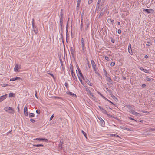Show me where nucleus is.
<instances>
[{
  "mask_svg": "<svg viewBox=\"0 0 155 155\" xmlns=\"http://www.w3.org/2000/svg\"><path fill=\"white\" fill-rule=\"evenodd\" d=\"M6 97V95L1 96L0 97V102L2 101Z\"/></svg>",
  "mask_w": 155,
  "mask_h": 155,
  "instance_id": "f8f14e48",
  "label": "nucleus"
},
{
  "mask_svg": "<svg viewBox=\"0 0 155 155\" xmlns=\"http://www.w3.org/2000/svg\"><path fill=\"white\" fill-rule=\"evenodd\" d=\"M83 27V23L82 22V21H81V29Z\"/></svg>",
  "mask_w": 155,
  "mask_h": 155,
  "instance_id": "5fc2aeb1",
  "label": "nucleus"
},
{
  "mask_svg": "<svg viewBox=\"0 0 155 155\" xmlns=\"http://www.w3.org/2000/svg\"><path fill=\"white\" fill-rule=\"evenodd\" d=\"M81 45H84V41L83 38L81 39Z\"/></svg>",
  "mask_w": 155,
  "mask_h": 155,
  "instance_id": "393cba45",
  "label": "nucleus"
},
{
  "mask_svg": "<svg viewBox=\"0 0 155 155\" xmlns=\"http://www.w3.org/2000/svg\"><path fill=\"white\" fill-rule=\"evenodd\" d=\"M15 94L12 93H10L9 94V96L10 97H13L14 96Z\"/></svg>",
  "mask_w": 155,
  "mask_h": 155,
  "instance_id": "2f4dec72",
  "label": "nucleus"
},
{
  "mask_svg": "<svg viewBox=\"0 0 155 155\" xmlns=\"http://www.w3.org/2000/svg\"><path fill=\"white\" fill-rule=\"evenodd\" d=\"M106 79L109 83H110L112 82V80L108 76L106 77Z\"/></svg>",
  "mask_w": 155,
  "mask_h": 155,
  "instance_id": "2eb2a0df",
  "label": "nucleus"
},
{
  "mask_svg": "<svg viewBox=\"0 0 155 155\" xmlns=\"http://www.w3.org/2000/svg\"><path fill=\"white\" fill-rule=\"evenodd\" d=\"M78 73H77L78 75V78H82L84 80V78L82 74L81 71V70H80V69H78Z\"/></svg>",
  "mask_w": 155,
  "mask_h": 155,
  "instance_id": "f03ea898",
  "label": "nucleus"
},
{
  "mask_svg": "<svg viewBox=\"0 0 155 155\" xmlns=\"http://www.w3.org/2000/svg\"><path fill=\"white\" fill-rule=\"evenodd\" d=\"M103 98L105 100L107 101H108V102H109L112 103V104H113V105H114V104L113 103H112L111 101H110L109 100L107 99L105 97H103Z\"/></svg>",
  "mask_w": 155,
  "mask_h": 155,
  "instance_id": "a878e982",
  "label": "nucleus"
},
{
  "mask_svg": "<svg viewBox=\"0 0 155 155\" xmlns=\"http://www.w3.org/2000/svg\"><path fill=\"white\" fill-rule=\"evenodd\" d=\"M101 120L100 121V123L101 124V126L103 127L104 125L105 122L102 119H101Z\"/></svg>",
  "mask_w": 155,
  "mask_h": 155,
  "instance_id": "6ab92c4d",
  "label": "nucleus"
},
{
  "mask_svg": "<svg viewBox=\"0 0 155 155\" xmlns=\"http://www.w3.org/2000/svg\"><path fill=\"white\" fill-rule=\"evenodd\" d=\"M67 93L68 94H69L74 97H76V94L73 93H72V92L69 91V92H67Z\"/></svg>",
  "mask_w": 155,
  "mask_h": 155,
  "instance_id": "9b49d317",
  "label": "nucleus"
},
{
  "mask_svg": "<svg viewBox=\"0 0 155 155\" xmlns=\"http://www.w3.org/2000/svg\"><path fill=\"white\" fill-rule=\"evenodd\" d=\"M123 79L124 80H125V79H126V77H123Z\"/></svg>",
  "mask_w": 155,
  "mask_h": 155,
  "instance_id": "774afa93",
  "label": "nucleus"
},
{
  "mask_svg": "<svg viewBox=\"0 0 155 155\" xmlns=\"http://www.w3.org/2000/svg\"><path fill=\"white\" fill-rule=\"evenodd\" d=\"M135 115L138 116V117H140V115L139 113L136 112Z\"/></svg>",
  "mask_w": 155,
  "mask_h": 155,
  "instance_id": "4c0bfd02",
  "label": "nucleus"
},
{
  "mask_svg": "<svg viewBox=\"0 0 155 155\" xmlns=\"http://www.w3.org/2000/svg\"><path fill=\"white\" fill-rule=\"evenodd\" d=\"M105 58L107 60H109V58L108 57L105 56Z\"/></svg>",
  "mask_w": 155,
  "mask_h": 155,
  "instance_id": "8fccbe9b",
  "label": "nucleus"
},
{
  "mask_svg": "<svg viewBox=\"0 0 155 155\" xmlns=\"http://www.w3.org/2000/svg\"><path fill=\"white\" fill-rule=\"evenodd\" d=\"M1 85L2 87H5L6 86H8V84H1Z\"/></svg>",
  "mask_w": 155,
  "mask_h": 155,
  "instance_id": "c85d7f7f",
  "label": "nucleus"
},
{
  "mask_svg": "<svg viewBox=\"0 0 155 155\" xmlns=\"http://www.w3.org/2000/svg\"><path fill=\"white\" fill-rule=\"evenodd\" d=\"M101 111L102 112V113L106 114H107V116L109 115L107 114V111L104 109H102V110H101Z\"/></svg>",
  "mask_w": 155,
  "mask_h": 155,
  "instance_id": "f3484780",
  "label": "nucleus"
},
{
  "mask_svg": "<svg viewBox=\"0 0 155 155\" xmlns=\"http://www.w3.org/2000/svg\"><path fill=\"white\" fill-rule=\"evenodd\" d=\"M106 90L107 91L109 92V93H111V91L110 90H109L108 88H106Z\"/></svg>",
  "mask_w": 155,
  "mask_h": 155,
  "instance_id": "37998d69",
  "label": "nucleus"
},
{
  "mask_svg": "<svg viewBox=\"0 0 155 155\" xmlns=\"http://www.w3.org/2000/svg\"><path fill=\"white\" fill-rule=\"evenodd\" d=\"M130 118V120H134V119H133V118H131V117H130V118Z\"/></svg>",
  "mask_w": 155,
  "mask_h": 155,
  "instance_id": "0e129e2a",
  "label": "nucleus"
},
{
  "mask_svg": "<svg viewBox=\"0 0 155 155\" xmlns=\"http://www.w3.org/2000/svg\"><path fill=\"white\" fill-rule=\"evenodd\" d=\"M82 78H79V79L80 81V82L81 83V84H83V83H82Z\"/></svg>",
  "mask_w": 155,
  "mask_h": 155,
  "instance_id": "ea45409f",
  "label": "nucleus"
},
{
  "mask_svg": "<svg viewBox=\"0 0 155 155\" xmlns=\"http://www.w3.org/2000/svg\"><path fill=\"white\" fill-rule=\"evenodd\" d=\"M94 71L96 74H97L99 75H100V74L98 73V72L97 71V69L96 68H95V69H94Z\"/></svg>",
  "mask_w": 155,
  "mask_h": 155,
  "instance_id": "72a5a7b5",
  "label": "nucleus"
},
{
  "mask_svg": "<svg viewBox=\"0 0 155 155\" xmlns=\"http://www.w3.org/2000/svg\"><path fill=\"white\" fill-rule=\"evenodd\" d=\"M121 32V31L120 29H118V33L119 34H120Z\"/></svg>",
  "mask_w": 155,
  "mask_h": 155,
  "instance_id": "3c124183",
  "label": "nucleus"
},
{
  "mask_svg": "<svg viewBox=\"0 0 155 155\" xmlns=\"http://www.w3.org/2000/svg\"><path fill=\"white\" fill-rule=\"evenodd\" d=\"M140 69L141 70L143 71L145 73H149V71L147 70H146V69H144V68L142 67H139Z\"/></svg>",
  "mask_w": 155,
  "mask_h": 155,
  "instance_id": "9d476101",
  "label": "nucleus"
},
{
  "mask_svg": "<svg viewBox=\"0 0 155 155\" xmlns=\"http://www.w3.org/2000/svg\"><path fill=\"white\" fill-rule=\"evenodd\" d=\"M4 110L9 113L13 114L14 113V110L12 107H6L4 108Z\"/></svg>",
  "mask_w": 155,
  "mask_h": 155,
  "instance_id": "f257e3e1",
  "label": "nucleus"
},
{
  "mask_svg": "<svg viewBox=\"0 0 155 155\" xmlns=\"http://www.w3.org/2000/svg\"><path fill=\"white\" fill-rule=\"evenodd\" d=\"M35 97L37 98L38 99V98L37 97V92H36V94H35Z\"/></svg>",
  "mask_w": 155,
  "mask_h": 155,
  "instance_id": "e2e57ef3",
  "label": "nucleus"
},
{
  "mask_svg": "<svg viewBox=\"0 0 155 155\" xmlns=\"http://www.w3.org/2000/svg\"><path fill=\"white\" fill-rule=\"evenodd\" d=\"M93 1V0H89L88 1V3L89 4H90L91 3H92Z\"/></svg>",
  "mask_w": 155,
  "mask_h": 155,
  "instance_id": "a19ab883",
  "label": "nucleus"
},
{
  "mask_svg": "<svg viewBox=\"0 0 155 155\" xmlns=\"http://www.w3.org/2000/svg\"><path fill=\"white\" fill-rule=\"evenodd\" d=\"M34 140H39V141H42L44 140L46 142L48 141V140L46 139L45 138H35L33 139Z\"/></svg>",
  "mask_w": 155,
  "mask_h": 155,
  "instance_id": "7ed1b4c3",
  "label": "nucleus"
},
{
  "mask_svg": "<svg viewBox=\"0 0 155 155\" xmlns=\"http://www.w3.org/2000/svg\"><path fill=\"white\" fill-rule=\"evenodd\" d=\"M60 27L61 28H62V27L63 23V19L60 18Z\"/></svg>",
  "mask_w": 155,
  "mask_h": 155,
  "instance_id": "4468645a",
  "label": "nucleus"
},
{
  "mask_svg": "<svg viewBox=\"0 0 155 155\" xmlns=\"http://www.w3.org/2000/svg\"><path fill=\"white\" fill-rule=\"evenodd\" d=\"M64 85L66 88H68V83H65Z\"/></svg>",
  "mask_w": 155,
  "mask_h": 155,
  "instance_id": "f704fd0d",
  "label": "nucleus"
},
{
  "mask_svg": "<svg viewBox=\"0 0 155 155\" xmlns=\"http://www.w3.org/2000/svg\"><path fill=\"white\" fill-rule=\"evenodd\" d=\"M86 87V91H87V94L89 95H90V96H93V94L91 92V91H90V90L88 89V88L87 87Z\"/></svg>",
  "mask_w": 155,
  "mask_h": 155,
  "instance_id": "20e7f679",
  "label": "nucleus"
},
{
  "mask_svg": "<svg viewBox=\"0 0 155 155\" xmlns=\"http://www.w3.org/2000/svg\"><path fill=\"white\" fill-rule=\"evenodd\" d=\"M90 86H91L92 85L90 83V81L88 79H86L85 81Z\"/></svg>",
  "mask_w": 155,
  "mask_h": 155,
  "instance_id": "a211bd4d",
  "label": "nucleus"
},
{
  "mask_svg": "<svg viewBox=\"0 0 155 155\" xmlns=\"http://www.w3.org/2000/svg\"><path fill=\"white\" fill-rule=\"evenodd\" d=\"M144 57L145 58H148V56L147 55H146Z\"/></svg>",
  "mask_w": 155,
  "mask_h": 155,
  "instance_id": "338daca9",
  "label": "nucleus"
},
{
  "mask_svg": "<svg viewBox=\"0 0 155 155\" xmlns=\"http://www.w3.org/2000/svg\"><path fill=\"white\" fill-rule=\"evenodd\" d=\"M143 11L146 12L148 13H150V12L149 11V10L148 9H144Z\"/></svg>",
  "mask_w": 155,
  "mask_h": 155,
  "instance_id": "58836bf2",
  "label": "nucleus"
},
{
  "mask_svg": "<svg viewBox=\"0 0 155 155\" xmlns=\"http://www.w3.org/2000/svg\"><path fill=\"white\" fill-rule=\"evenodd\" d=\"M115 64V63L114 62H112L110 64V65L111 66H114Z\"/></svg>",
  "mask_w": 155,
  "mask_h": 155,
  "instance_id": "c9c22d12",
  "label": "nucleus"
},
{
  "mask_svg": "<svg viewBox=\"0 0 155 155\" xmlns=\"http://www.w3.org/2000/svg\"><path fill=\"white\" fill-rule=\"evenodd\" d=\"M63 13L62 12V10H61V11L60 12V18L63 19Z\"/></svg>",
  "mask_w": 155,
  "mask_h": 155,
  "instance_id": "412c9836",
  "label": "nucleus"
},
{
  "mask_svg": "<svg viewBox=\"0 0 155 155\" xmlns=\"http://www.w3.org/2000/svg\"><path fill=\"white\" fill-rule=\"evenodd\" d=\"M70 69L71 72L73 71V66L72 65H70Z\"/></svg>",
  "mask_w": 155,
  "mask_h": 155,
  "instance_id": "bb28decb",
  "label": "nucleus"
},
{
  "mask_svg": "<svg viewBox=\"0 0 155 155\" xmlns=\"http://www.w3.org/2000/svg\"><path fill=\"white\" fill-rule=\"evenodd\" d=\"M120 128H121L122 129L126 130H127V131H131V130L130 129L128 128H127L126 127H124V126H120Z\"/></svg>",
  "mask_w": 155,
  "mask_h": 155,
  "instance_id": "ddd939ff",
  "label": "nucleus"
},
{
  "mask_svg": "<svg viewBox=\"0 0 155 155\" xmlns=\"http://www.w3.org/2000/svg\"><path fill=\"white\" fill-rule=\"evenodd\" d=\"M131 48V44L130 43H129V44L128 48Z\"/></svg>",
  "mask_w": 155,
  "mask_h": 155,
  "instance_id": "6e6d98bb",
  "label": "nucleus"
},
{
  "mask_svg": "<svg viewBox=\"0 0 155 155\" xmlns=\"http://www.w3.org/2000/svg\"><path fill=\"white\" fill-rule=\"evenodd\" d=\"M24 114L25 116H28V109L26 106L25 107L24 109Z\"/></svg>",
  "mask_w": 155,
  "mask_h": 155,
  "instance_id": "1a4fd4ad",
  "label": "nucleus"
},
{
  "mask_svg": "<svg viewBox=\"0 0 155 155\" xmlns=\"http://www.w3.org/2000/svg\"><path fill=\"white\" fill-rule=\"evenodd\" d=\"M16 80H19L20 79V78L18 77H17L16 78Z\"/></svg>",
  "mask_w": 155,
  "mask_h": 155,
  "instance_id": "052dcab7",
  "label": "nucleus"
},
{
  "mask_svg": "<svg viewBox=\"0 0 155 155\" xmlns=\"http://www.w3.org/2000/svg\"><path fill=\"white\" fill-rule=\"evenodd\" d=\"M110 135L111 136H114L115 137H118L119 138L120 137L118 135H116V134H110Z\"/></svg>",
  "mask_w": 155,
  "mask_h": 155,
  "instance_id": "4be33fe9",
  "label": "nucleus"
},
{
  "mask_svg": "<svg viewBox=\"0 0 155 155\" xmlns=\"http://www.w3.org/2000/svg\"><path fill=\"white\" fill-rule=\"evenodd\" d=\"M90 21L89 20H86L85 22V24L86 25V27L85 28V30H87L89 26L90 25Z\"/></svg>",
  "mask_w": 155,
  "mask_h": 155,
  "instance_id": "39448f33",
  "label": "nucleus"
},
{
  "mask_svg": "<svg viewBox=\"0 0 155 155\" xmlns=\"http://www.w3.org/2000/svg\"><path fill=\"white\" fill-rule=\"evenodd\" d=\"M128 51L129 53L131 55L133 54V52L131 48H128Z\"/></svg>",
  "mask_w": 155,
  "mask_h": 155,
  "instance_id": "aec40b11",
  "label": "nucleus"
},
{
  "mask_svg": "<svg viewBox=\"0 0 155 155\" xmlns=\"http://www.w3.org/2000/svg\"><path fill=\"white\" fill-rule=\"evenodd\" d=\"M10 81H15V78H12L11 79H10Z\"/></svg>",
  "mask_w": 155,
  "mask_h": 155,
  "instance_id": "603ef678",
  "label": "nucleus"
},
{
  "mask_svg": "<svg viewBox=\"0 0 155 155\" xmlns=\"http://www.w3.org/2000/svg\"><path fill=\"white\" fill-rule=\"evenodd\" d=\"M36 112L38 114H40V111L39 110H36Z\"/></svg>",
  "mask_w": 155,
  "mask_h": 155,
  "instance_id": "a18cd8bd",
  "label": "nucleus"
},
{
  "mask_svg": "<svg viewBox=\"0 0 155 155\" xmlns=\"http://www.w3.org/2000/svg\"><path fill=\"white\" fill-rule=\"evenodd\" d=\"M34 32L35 33V34H37V31H36L35 30H34Z\"/></svg>",
  "mask_w": 155,
  "mask_h": 155,
  "instance_id": "4d7b16f0",
  "label": "nucleus"
},
{
  "mask_svg": "<svg viewBox=\"0 0 155 155\" xmlns=\"http://www.w3.org/2000/svg\"><path fill=\"white\" fill-rule=\"evenodd\" d=\"M17 108H18V111L19 112V111H20V109H19V107L18 106L17 107Z\"/></svg>",
  "mask_w": 155,
  "mask_h": 155,
  "instance_id": "680f3d73",
  "label": "nucleus"
},
{
  "mask_svg": "<svg viewBox=\"0 0 155 155\" xmlns=\"http://www.w3.org/2000/svg\"><path fill=\"white\" fill-rule=\"evenodd\" d=\"M30 121L32 122H35V120L32 119H30Z\"/></svg>",
  "mask_w": 155,
  "mask_h": 155,
  "instance_id": "49530a36",
  "label": "nucleus"
},
{
  "mask_svg": "<svg viewBox=\"0 0 155 155\" xmlns=\"http://www.w3.org/2000/svg\"><path fill=\"white\" fill-rule=\"evenodd\" d=\"M101 1V0H98L97 4H99L100 3Z\"/></svg>",
  "mask_w": 155,
  "mask_h": 155,
  "instance_id": "bf43d9fd",
  "label": "nucleus"
},
{
  "mask_svg": "<svg viewBox=\"0 0 155 155\" xmlns=\"http://www.w3.org/2000/svg\"><path fill=\"white\" fill-rule=\"evenodd\" d=\"M33 146L34 147H43L44 145L41 144H35L33 145Z\"/></svg>",
  "mask_w": 155,
  "mask_h": 155,
  "instance_id": "b1692460",
  "label": "nucleus"
},
{
  "mask_svg": "<svg viewBox=\"0 0 155 155\" xmlns=\"http://www.w3.org/2000/svg\"><path fill=\"white\" fill-rule=\"evenodd\" d=\"M132 114L135 115L136 112H135L133 110L131 109L130 111Z\"/></svg>",
  "mask_w": 155,
  "mask_h": 155,
  "instance_id": "5701e85b",
  "label": "nucleus"
},
{
  "mask_svg": "<svg viewBox=\"0 0 155 155\" xmlns=\"http://www.w3.org/2000/svg\"><path fill=\"white\" fill-rule=\"evenodd\" d=\"M80 3V2H78L77 5V8H78V7H79Z\"/></svg>",
  "mask_w": 155,
  "mask_h": 155,
  "instance_id": "79ce46f5",
  "label": "nucleus"
},
{
  "mask_svg": "<svg viewBox=\"0 0 155 155\" xmlns=\"http://www.w3.org/2000/svg\"><path fill=\"white\" fill-rule=\"evenodd\" d=\"M99 107L101 110V111L102 110V109H103V108L101 106H99Z\"/></svg>",
  "mask_w": 155,
  "mask_h": 155,
  "instance_id": "13d9d810",
  "label": "nucleus"
},
{
  "mask_svg": "<svg viewBox=\"0 0 155 155\" xmlns=\"http://www.w3.org/2000/svg\"><path fill=\"white\" fill-rule=\"evenodd\" d=\"M111 97L113 98H116L113 95L112 96H111Z\"/></svg>",
  "mask_w": 155,
  "mask_h": 155,
  "instance_id": "69168bd1",
  "label": "nucleus"
},
{
  "mask_svg": "<svg viewBox=\"0 0 155 155\" xmlns=\"http://www.w3.org/2000/svg\"><path fill=\"white\" fill-rule=\"evenodd\" d=\"M150 131H155V128H150Z\"/></svg>",
  "mask_w": 155,
  "mask_h": 155,
  "instance_id": "864d4df0",
  "label": "nucleus"
},
{
  "mask_svg": "<svg viewBox=\"0 0 155 155\" xmlns=\"http://www.w3.org/2000/svg\"><path fill=\"white\" fill-rule=\"evenodd\" d=\"M151 43L150 42H147L146 44V45L149 46L151 45Z\"/></svg>",
  "mask_w": 155,
  "mask_h": 155,
  "instance_id": "473e14b6",
  "label": "nucleus"
},
{
  "mask_svg": "<svg viewBox=\"0 0 155 155\" xmlns=\"http://www.w3.org/2000/svg\"><path fill=\"white\" fill-rule=\"evenodd\" d=\"M146 86V85L145 84H143L142 85V88H144Z\"/></svg>",
  "mask_w": 155,
  "mask_h": 155,
  "instance_id": "de8ad7c7",
  "label": "nucleus"
},
{
  "mask_svg": "<svg viewBox=\"0 0 155 155\" xmlns=\"http://www.w3.org/2000/svg\"><path fill=\"white\" fill-rule=\"evenodd\" d=\"M104 75L106 77L108 76L107 74V71L104 69Z\"/></svg>",
  "mask_w": 155,
  "mask_h": 155,
  "instance_id": "c756f323",
  "label": "nucleus"
},
{
  "mask_svg": "<svg viewBox=\"0 0 155 155\" xmlns=\"http://www.w3.org/2000/svg\"><path fill=\"white\" fill-rule=\"evenodd\" d=\"M34 19H32V27H33V29H34Z\"/></svg>",
  "mask_w": 155,
  "mask_h": 155,
  "instance_id": "e433bc0d",
  "label": "nucleus"
},
{
  "mask_svg": "<svg viewBox=\"0 0 155 155\" xmlns=\"http://www.w3.org/2000/svg\"><path fill=\"white\" fill-rule=\"evenodd\" d=\"M81 132L82 133H83V135H84V136L86 138H87V137H86V135H87V134H86V133L84 132V131H83V130H82L81 131Z\"/></svg>",
  "mask_w": 155,
  "mask_h": 155,
  "instance_id": "7c9ffc66",
  "label": "nucleus"
},
{
  "mask_svg": "<svg viewBox=\"0 0 155 155\" xmlns=\"http://www.w3.org/2000/svg\"><path fill=\"white\" fill-rule=\"evenodd\" d=\"M91 64L93 69H95V68H96V65L93 60H91Z\"/></svg>",
  "mask_w": 155,
  "mask_h": 155,
  "instance_id": "423d86ee",
  "label": "nucleus"
},
{
  "mask_svg": "<svg viewBox=\"0 0 155 155\" xmlns=\"http://www.w3.org/2000/svg\"><path fill=\"white\" fill-rule=\"evenodd\" d=\"M146 80L147 81H151V79L149 78H146Z\"/></svg>",
  "mask_w": 155,
  "mask_h": 155,
  "instance_id": "09e8293b",
  "label": "nucleus"
},
{
  "mask_svg": "<svg viewBox=\"0 0 155 155\" xmlns=\"http://www.w3.org/2000/svg\"><path fill=\"white\" fill-rule=\"evenodd\" d=\"M20 68L19 66H18L17 64L15 65V67L14 68V71L15 72H18V69Z\"/></svg>",
  "mask_w": 155,
  "mask_h": 155,
  "instance_id": "0eeeda50",
  "label": "nucleus"
},
{
  "mask_svg": "<svg viewBox=\"0 0 155 155\" xmlns=\"http://www.w3.org/2000/svg\"><path fill=\"white\" fill-rule=\"evenodd\" d=\"M71 74L74 80L76 81H77V79L75 76V75L74 73L73 72H71Z\"/></svg>",
  "mask_w": 155,
  "mask_h": 155,
  "instance_id": "6e6552de",
  "label": "nucleus"
},
{
  "mask_svg": "<svg viewBox=\"0 0 155 155\" xmlns=\"http://www.w3.org/2000/svg\"><path fill=\"white\" fill-rule=\"evenodd\" d=\"M54 117V114H53L51 116V117H50V120L51 121L52 120V118H53Z\"/></svg>",
  "mask_w": 155,
  "mask_h": 155,
  "instance_id": "c03bdc74",
  "label": "nucleus"
},
{
  "mask_svg": "<svg viewBox=\"0 0 155 155\" xmlns=\"http://www.w3.org/2000/svg\"><path fill=\"white\" fill-rule=\"evenodd\" d=\"M29 117H33L34 116V114L32 113H30L29 114Z\"/></svg>",
  "mask_w": 155,
  "mask_h": 155,
  "instance_id": "cd10ccee",
  "label": "nucleus"
},
{
  "mask_svg": "<svg viewBox=\"0 0 155 155\" xmlns=\"http://www.w3.org/2000/svg\"><path fill=\"white\" fill-rule=\"evenodd\" d=\"M85 47L84 45H82V50L81 51L84 53H85Z\"/></svg>",
  "mask_w": 155,
  "mask_h": 155,
  "instance_id": "dca6fc26",
  "label": "nucleus"
}]
</instances>
